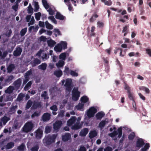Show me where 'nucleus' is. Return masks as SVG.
Segmentation results:
<instances>
[{"label": "nucleus", "instance_id": "obj_1", "mask_svg": "<svg viewBox=\"0 0 151 151\" xmlns=\"http://www.w3.org/2000/svg\"><path fill=\"white\" fill-rule=\"evenodd\" d=\"M56 137V136L55 134H53L52 136L49 135L45 136L43 140V143L46 146L50 145L55 142Z\"/></svg>", "mask_w": 151, "mask_h": 151}, {"label": "nucleus", "instance_id": "obj_2", "mask_svg": "<svg viewBox=\"0 0 151 151\" xmlns=\"http://www.w3.org/2000/svg\"><path fill=\"white\" fill-rule=\"evenodd\" d=\"M34 127V125L31 122H27L23 128V131L28 133L30 132Z\"/></svg>", "mask_w": 151, "mask_h": 151}, {"label": "nucleus", "instance_id": "obj_3", "mask_svg": "<svg viewBox=\"0 0 151 151\" xmlns=\"http://www.w3.org/2000/svg\"><path fill=\"white\" fill-rule=\"evenodd\" d=\"M78 90V88H74L72 91V99L75 101L78 100L80 97V92Z\"/></svg>", "mask_w": 151, "mask_h": 151}, {"label": "nucleus", "instance_id": "obj_4", "mask_svg": "<svg viewBox=\"0 0 151 151\" xmlns=\"http://www.w3.org/2000/svg\"><path fill=\"white\" fill-rule=\"evenodd\" d=\"M118 133V137L120 138L122 137V127L119 128L117 129V132L116 131H114L112 133L109 134V136L111 137H114L116 136Z\"/></svg>", "mask_w": 151, "mask_h": 151}, {"label": "nucleus", "instance_id": "obj_5", "mask_svg": "<svg viewBox=\"0 0 151 151\" xmlns=\"http://www.w3.org/2000/svg\"><path fill=\"white\" fill-rule=\"evenodd\" d=\"M97 111L96 109L94 107H91L88 110L86 114L88 118L93 117Z\"/></svg>", "mask_w": 151, "mask_h": 151}, {"label": "nucleus", "instance_id": "obj_6", "mask_svg": "<svg viewBox=\"0 0 151 151\" xmlns=\"http://www.w3.org/2000/svg\"><path fill=\"white\" fill-rule=\"evenodd\" d=\"M72 83L71 79L68 78L66 80L65 86L66 87V90L69 92H70L72 90L71 84Z\"/></svg>", "mask_w": 151, "mask_h": 151}, {"label": "nucleus", "instance_id": "obj_7", "mask_svg": "<svg viewBox=\"0 0 151 151\" xmlns=\"http://www.w3.org/2000/svg\"><path fill=\"white\" fill-rule=\"evenodd\" d=\"M62 122L61 120H57L53 124V129L55 131H58L62 126Z\"/></svg>", "mask_w": 151, "mask_h": 151}, {"label": "nucleus", "instance_id": "obj_8", "mask_svg": "<svg viewBox=\"0 0 151 151\" xmlns=\"http://www.w3.org/2000/svg\"><path fill=\"white\" fill-rule=\"evenodd\" d=\"M22 51V50L20 47V46L18 45L16 47L15 50L14 51L13 55L15 57L19 56L21 55Z\"/></svg>", "mask_w": 151, "mask_h": 151}, {"label": "nucleus", "instance_id": "obj_9", "mask_svg": "<svg viewBox=\"0 0 151 151\" xmlns=\"http://www.w3.org/2000/svg\"><path fill=\"white\" fill-rule=\"evenodd\" d=\"M125 89L127 91V93H128V96L129 99L133 101L134 100L133 94L130 91V87L127 84H125L124 87Z\"/></svg>", "mask_w": 151, "mask_h": 151}, {"label": "nucleus", "instance_id": "obj_10", "mask_svg": "<svg viewBox=\"0 0 151 151\" xmlns=\"http://www.w3.org/2000/svg\"><path fill=\"white\" fill-rule=\"evenodd\" d=\"M14 78V76L12 75L7 76V78L4 80V85L5 86L9 84Z\"/></svg>", "mask_w": 151, "mask_h": 151}, {"label": "nucleus", "instance_id": "obj_11", "mask_svg": "<svg viewBox=\"0 0 151 151\" xmlns=\"http://www.w3.org/2000/svg\"><path fill=\"white\" fill-rule=\"evenodd\" d=\"M145 144L143 139L142 138H139L137 139L136 142V147L139 149L142 147Z\"/></svg>", "mask_w": 151, "mask_h": 151}, {"label": "nucleus", "instance_id": "obj_12", "mask_svg": "<svg viewBox=\"0 0 151 151\" xmlns=\"http://www.w3.org/2000/svg\"><path fill=\"white\" fill-rule=\"evenodd\" d=\"M35 136L37 139H40L42 137L43 131L40 129H38L35 132Z\"/></svg>", "mask_w": 151, "mask_h": 151}, {"label": "nucleus", "instance_id": "obj_13", "mask_svg": "<svg viewBox=\"0 0 151 151\" xmlns=\"http://www.w3.org/2000/svg\"><path fill=\"white\" fill-rule=\"evenodd\" d=\"M22 80L20 78H19L16 80L14 83V85L15 89L17 90L20 88L22 84Z\"/></svg>", "mask_w": 151, "mask_h": 151}, {"label": "nucleus", "instance_id": "obj_14", "mask_svg": "<svg viewBox=\"0 0 151 151\" xmlns=\"http://www.w3.org/2000/svg\"><path fill=\"white\" fill-rule=\"evenodd\" d=\"M50 114L48 113H44L42 116V120L44 122L47 121L49 120L50 119Z\"/></svg>", "mask_w": 151, "mask_h": 151}, {"label": "nucleus", "instance_id": "obj_15", "mask_svg": "<svg viewBox=\"0 0 151 151\" xmlns=\"http://www.w3.org/2000/svg\"><path fill=\"white\" fill-rule=\"evenodd\" d=\"M71 138V135L69 133H65L64 135L62 136V140L64 142H67Z\"/></svg>", "mask_w": 151, "mask_h": 151}, {"label": "nucleus", "instance_id": "obj_16", "mask_svg": "<svg viewBox=\"0 0 151 151\" xmlns=\"http://www.w3.org/2000/svg\"><path fill=\"white\" fill-rule=\"evenodd\" d=\"M76 120V117L75 116H73L68 120L67 122V124L69 126H71L73 124Z\"/></svg>", "mask_w": 151, "mask_h": 151}, {"label": "nucleus", "instance_id": "obj_17", "mask_svg": "<svg viewBox=\"0 0 151 151\" xmlns=\"http://www.w3.org/2000/svg\"><path fill=\"white\" fill-rule=\"evenodd\" d=\"M89 131L88 129L85 128L82 129L79 133V135L81 137H85L86 136Z\"/></svg>", "mask_w": 151, "mask_h": 151}, {"label": "nucleus", "instance_id": "obj_18", "mask_svg": "<svg viewBox=\"0 0 151 151\" xmlns=\"http://www.w3.org/2000/svg\"><path fill=\"white\" fill-rule=\"evenodd\" d=\"M55 18L60 20H63L65 19V17L61 14L59 12L56 13L55 16Z\"/></svg>", "mask_w": 151, "mask_h": 151}, {"label": "nucleus", "instance_id": "obj_19", "mask_svg": "<svg viewBox=\"0 0 151 151\" xmlns=\"http://www.w3.org/2000/svg\"><path fill=\"white\" fill-rule=\"evenodd\" d=\"M41 61L38 58H35L32 61L31 63L32 65V66H35L36 65L40 64Z\"/></svg>", "mask_w": 151, "mask_h": 151}, {"label": "nucleus", "instance_id": "obj_20", "mask_svg": "<svg viewBox=\"0 0 151 151\" xmlns=\"http://www.w3.org/2000/svg\"><path fill=\"white\" fill-rule=\"evenodd\" d=\"M81 127V124L79 122H76L72 126V129L75 130L78 129Z\"/></svg>", "mask_w": 151, "mask_h": 151}, {"label": "nucleus", "instance_id": "obj_21", "mask_svg": "<svg viewBox=\"0 0 151 151\" xmlns=\"http://www.w3.org/2000/svg\"><path fill=\"white\" fill-rule=\"evenodd\" d=\"M17 108V105L15 106H12L9 111V114H14L15 112L16 109Z\"/></svg>", "mask_w": 151, "mask_h": 151}, {"label": "nucleus", "instance_id": "obj_22", "mask_svg": "<svg viewBox=\"0 0 151 151\" xmlns=\"http://www.w3.org/2000/svg\"><path fill=\"white\" fill-rule=\"evenodd\" d=\"M47 42L48 46L50 47H53L56 43L55 41L51 39L47 40Z\"/></svg>", "mask_w": 151, "mask_h": 151}, {"label": "nucleus", "instance_id": "obj_23", "mask_svg": "<svg viewBox=\"0 0 151 151\" xmlns=\"http://www.w3.org/2000/svg\"><path fill=\"white\" fill-rule=\"evenodd\" d=\"M15 68V66L14 64H10L7 67V70L8 73H11L14 70Z\"/></svg>", "mask_w": 151, "mask_h": 151}, {"label": "nucleus", "instance_id": "obj_24", "mask_svg": "<svg viewBox=\"0 0 151 151\" xmlns=\"http://www.w3.org/2000/svg\"><path fill=\"white\" fill-rule=\"evenodd\" d=\"M105 114L103 112H100L97 113L96 115V117L97 119H100L103 117Z\"/></svg>", "mask_w": 151, "mask_h": 151}, {"label": "nucleus", "instance_id": "obj_25", "mask_svg": "<svg viewBox=\"0 0 151 151\" xmlns=\"http://www.w3.org/2000/svg\"><path fill=\"white\" fill-rule=\"evenodd\" d=\"M89 137L90 139H92L96 137L97 135V133L95 130L90 132L89 133Z\"/></svg>", "mask_w": 151, "mask_h": 151}, {"label": "nucleus", "instance_id": "obj_26", "mask_svg": "<svg viewBox=\"0 0 151 151\" xmlns=\"http://www.w3.org/2000/svg\"><path fill=\"white\" fill-rule=\"evenodd\" d=\"M10 118L4 116L1 118V121L3 123L4 125H5L8 121L10 120Z\"/></svg>", "mask_w": 151, "mask_h": 151}, {"label": "nucleus", "instance_id": "obj_27", "mask_svg": "<svg viewBox=\"0 0 151 151\" xmlns=\"http://www.w3.org/2000/svg\"><path fill=\"white\" fill-rule=\"evenodd\" d=\"M61 45L58 44L56 45L54 47V50L57 52H61L62 50Z\"/></svg>", "mask_w": 151, "mask_h": 151}, {"label": "nucleus", "instance_id": "obj_28", "mask_svg": "<svg viewBox=\"0 0 151 151\" xmlns=\"http://www.w3.org/2000/svg\"><path fill=\"white\" fill-rule=\"evenodd\" d=\"M14 89L13 86H10L5 90V92L6 93H11L13 92Z\"/></svg>", "mask_w": 151, "mask_h": 151}, {"label": "nucleus", "instance_id": "obj_29", "mask_svg": "<svg viewBox=\"0 0 151 151\" xmlns=\"http://www.w3.org/2000/svg\"><path fill=\"white\" fill-rule=\"evenodd\" d=\"M41 106L40 103L37 102H34L32 106V109H36L38 107Z\"/></svg>", "mask_w": 151, "mask_h": 151}, {"label": "nucleus", "instance_id": "obj_30", "mask_svg": "<svg viewBox=\"0 0 151 151\" xmlns=\"http://www.w3.org/2000/svg\"><path fill=\"white\" fill-rule=\"evenodd\" d=\"M47 65L45 63H42L41 64L38 66V68L39 69L45 70L46 68Z\"/></svg>", "mask_w": 151, "mask_h": 151}, {"label": "nucleus", "instance_id": "obj_31", "mask_svg": "<svg viewBox=\"0 0 151 151\" xmlns=\"http://www.w3.org/2000/svg\"><path fill=\"white\" fill-rule=\"evenodd\" d=\"M54 74L57 77H60L63 75L62 72L60 70L55 71Z\"/></svg>", "mask_w": 151, "mask_h": 151}, {"label": "nucleus", "instance_id": "obj_32", "mask_svg": "<svg viewBox=\"0 0 151 151\" xmlns=\"http://www.w3.org/2000/svg\"><path fill=\"white\" fill-rule=\"evenodd\" d=\"M81 100L82 103L84 104L88 101L89 98L87 96H84L81 98Z\"/></svg>", "mask_w": 151, "mask_h": 151}, {"label": "nucleus", "instance_id": "obj_33", "mask_svg": "<svg viewBox=\"0 0 151 151\" xmlns=\"http://www.w3.org/2000/svg\"><path fill=\"white\" fill-rule=\"evenodd\" d=\"M14 143L13 142H10L7 143L5 146V148L6 149H10L14 147Z\"/></svg>", "mask_w": 151, "mask_h": 151}, {"label": "nucleus", "instance_id": "obj_34", "mask_svg": "<svg viewBox=\"0 0 151 151\" xmlns=\"http://www.w3.org/2000/svg\"><path fill=\"white\" fill-rule=\"evenodd\" d=\"M150 147V145L149 143H146L144 146L143 148H142L141 150V151H147V150Z\"/></svg>", "mask_w": 151, "mask_h": 151}, {"label": "nucleus", "instance_id": "obj_35", "mask_svg": "<svg viewBox=\"0 0 151 151\" xmlns=\"http://www.w3.org/2000/svg\"><path fill=\"white\" fill-rule=\"evenodd\" d=\"M26 148L25 146L24 143H22L17 147V149L19 151H24Z\"/></svg>", "mask_w": 151, "mask_h": 151}, {"label": "nucleus", "instance_id": "obj_36", "mask_svg": "<svg viewBox=\"0 0 151 151\" xmlns=\"http://www.w3.org/2000/svg\"><path fill=\"white\" fill-rule=\"evenodd\" d=\"M45 24L46 27L48 29H53V26L50 24L47 21L45 22Z\"/></svg>", "mask_w": 151, "mask_h": 151}, {"label": "nucleus", "instance_id": "obj_37", "mask_svg": "<svg viewBox=\"0 0 151 151\" xmlns=\"http://www.w3.org/2000/svg\"><path fill=\"white\" fill-rule=\"evenodd\" d=\"M32 82L31 81H29L25 86L24 89L25 91L28 90L30 87Z\"/></svg>", "mask_w": 151, "mask_h": 151}, {"label": "nucleus", "instance_id": "obj_38", "mask_svg": "<svg viewBox=\"0 0 151 151\" xmlns=\"http://www.w3.org/2000/svg\"><path fill=\"white\" fill-rule=\"evenodd\" d=\"M106 123V121L105 120H102L99 123V127L101 129H102L105 125Z\"/></svg>", "mask_w": 151, "mask_h": 151}, {"label": "nucleus", "instance_id": "obj_39", "mask_svg": "<svg viewBox=\"0 0 151 151\" xmlns=\"http://www.w3.org/2000/svg\"><path fill=\"white\" fill-rule=\"evenodd\" d=\"M60 44L61 45L62 49L64 50L67 48V43L66 42L62 41Z\"/></svg>", "mask_w": 151, "mask_h": 151}, {"label": "nucleus", "instance_id": "obj_40", "mask_svg": "<svg viewBox=\"0 0 151 151\" xmlns=\"http://www.w3.org/2000/svg\"><path fill=\"white\" fill-rule=\"evenodd\" d=\"M135 137V134L134 132H132L129 134L128 137V138L130 140H132Z\"/></svg>", "mask_w": 151, "mask_h": 151}, {"label": "nucleus", "instance_id": "obj_41", "mask_svg": "<svg viewBox=\"0 0 151 151\" xmlns=\"http://www.w3.org/2000/svg\"><path fill=\"white\" fill-rule=\"evenodd\" d=\"M42 2L44 7L46 9H47L49 7V5L46 0H42Z\"/></svg>", "mask_w": 151, "mask_h": 151}, {"label": "nucleus", "instance_id": "obj_42", "mask_svg": "<svg viewBox=\"0 0 151 151\" xmlns=\"http://www.w3.org/2000/svg\"><path fill=\"white\" fill-rule=\"evenodd\" d=\"M98 16H99L97 14H94L90 19V22H93L96 20V19L95 18H97Z\"/></svg>", "mask_w": 151, "mask_h": 151}, {"label": "nucleus", "instance_id": "obj_43", "mask_svg": "<svg viewBox=\"0 0 151 151\" xmlns=\"http://www.w3.org/2000/svg\"><path fill=\"white\" fill-rule=\"evenodd\" d=\"M84 104L82 103H79L76 106V108L78 110H81L83 108Z\"/></svg>", "mask_w": 151, "mask_h": 151}, {"label": "nucleus", "instance_id": "obj_44", "mask_svg": "<svg viewBox=\"0 0 151 151\" xmlns=\"http://www.w3.org/2000/svg\"><path fill=\"white\" fill-rule=\"evenodd\" d=\"M24 94L21 93L18 95L17 97V100L19 101H21L23 100V97H24Z\"/></svg>", "mask_w": 151, "mask_h": 151}, {"label": "nucleus", "instance_id": "obj_45", "mask_svg": "<svg viewBox=\"0 0 151 151\" xmlns=\"http://www.w3.org/2000/svg\"><path fill=\"white\" fill-rule=\"evenodd\" d=\"M64 65V62L62 60H59L56 64V65L58 67H61Z\"/></svg>", "mask_w": 151, "mask_h": 151}, {"label": "nucleus", "instance_id": "obj_46", "mask_svg": "<svg viewBox=\"0 0 151 151\" xmlns=\"http://www.w3.org/2000/svg\"><path fill=\"white\" fill-rule=\"evenodd\" d=\"M71 70H70L69 69V68L65 66V69L64 71V72L65 74V75H69L70 73V72Z\"/></svg>", "mask_w": 151, "mask_h": 151}, {"label": "nucleus", "instance_id": "obj_47", "mask_svg": "<svg viewBox=\"0 0 151 151\" xmlns=\"http://www.w3.org/2000/svg\"><path fill=\"white\" fill-rule=\"evenodd\" d=\"M35 18L38 21L40 19L41 16V14L40 12H38L35 14Z\"/></svg>", "mask_w": 151, "mask_h": 151}, {"label": "nucleus", "instance_id": "obj_48", "mask_svg": "<svg viewBox=\"0 0 151 151\" xmlns=\"http://www.w3.org/2000/svg\"><path fill=\"white\" fill-rule=\"evenodd\" d=\"M39 148V146L38 144L36 145L35 146L32 147L30 149L31 151H38Z\"/></svg>", "mask_w": 151, "mask_h": 151}, {"label": "nucleus", "instance_id": "obj_49", "mask_svg": "<svg viewBox=\"0 0 151 151\" xmlns=\"http://www.w3.org/2000/svg\"><path fill=\"white\" fill-rule=\"evenodd\" d=\"M32 104V101L31 100H29L27 103L26 106V109H29L31 106Z\"/></svg>", "mask_w": 151, "mask_h": 151}, {"label": "nucleus", "instance_id": "obj_50", "mask_svg": "<svg viewBox=\"0 0 151 151\" xmlns=\"http://www.w3.org/2000/svg\"><path fill=\"white\" fill-rule=\"evenodd\" d=\"M27 28H24L21 30L20 33V34L21 36H23L27 32Z\"/></svg>", "mask_w": 151, "mask_h": 151}, {"label": "nucleus", "instance_id": "obj_51", "mask_svg": "<svg viewBox=\"0 0 151 151\" xmlns=\"http://www.w3.org/2000/svg\"><path fill=\"white\" fill-rule=\"evenodd\" d=\"M32 74V71L31 69L28 71L25 74L24 77L29 78V76Z\"/></svg>", "mask_w": 151, "mask_h": 151}, {"label": "nucleus", "instance_id": "obj_52", "mask_svg": "<svg viewBox=\"0 0 151 151\" xmlns=\"http://www.w3.org/2000/svg\"><path fill=\"white\" fill-rule=\"evenodd\" d=\"M66 56V53L63 52L60 54L59 56L60 58L63 60H65Z\"/></svg>", "mask_w": 151, "mask_h": 151}, {"label": "nucleus", "instance_id": "obj_53", "mask_svg": "<svg viewBox=\"0 0 151 151\" xmlns=\"http://www.w3.org/2000/svg\"><path fill=\"white\" fill-rule=\"evenodd\" d=\"M41 96L44 98V99H48L49 97L47 96L46 91H44L43 93L41 94Z\"/></svg>", "mask_w": 151, "mask_h": 151}, {"label": "nucleus", "instance_id": "obj_54", "mask_svg": "<svg viewBox=\"0 0 151 151\" xmlns=\"http://www.w3.org/2000/svg\"><path fill=\"white\" fill-rule=\"evenodd\" d=\"M51 128L49 126H46L45 128V132L46 134H48L50 132Z\"/></svg>", "mask_w": 151, "mask_h": 151}, {"label": "nucleus", "instance_id": "obj_55", "mask_svg": "<svg viewBox=\"0 0 151 151\" xmlns=\"http://www.w3.org/2000/svg\"><path fill=\"white\" fill-rule=\"evenodd\" d=\"M15 4L12 7V9H14L15 11H16L18 8L19 4L15 2Z\"/></svg>", "mask_w": 151, "mask_h": 151}, {"label": "nucleus", "instance_id": "obj_56", "mask_svg": "<svg viewBox=\"0 0 151 151\" xmlns=\"http://www.w3.org/2000/svg\"><path fill=\"white\" fill-rule=\"evenodd\" d=\"M40 112H38V111H35L34 112L33 114H32L31 115V117L32 118H34L35 116H40Z\"/></svg>", "mask_w": 151, "mask_h": 151}, {"label": "nucleus", "instance_id": "obj_57", "mask_svg": "<svg viewBox=\"0 0 151 151\" xmlns=\"http://www.w3.org/2000/svg\"><path fill=\"white\" fill-rule=\"evenodd\" d=\"M28 12L29 14H32L33 13V9L31 5L28 7Z\"/></svg>", "mask_w": 151, "mask_h": 151}, {"label": "nucleus", "instance_id": "obj_58", "mask_svg": "<svg viewBox=\"0 0 151 151\" xmlns=\"http://www.w3.org/2000/svg\"><path fill=\"white\" fill-rule=\"evenodd\" d=\"M54 31L55 33V36L57 37L58 35H61L59 29H54Z\"/></svg>", "mask_w": 151, "mask_h": 151}, {"label": "nucleus", "instance_id": "obj_59", "mask_svg": "<svg viewBox=\"0 0 151 151\" xmlns=\"http://www.w3.org/2000/svg\"><path fill=\"white\" fill-rule=\"evenodd\" d=\"M50 109L53 111H56L58 110L57 106L55 105H54L51 106Z\"/></svg>", "mask_w": 151, "mask_h": 151}, {"label": "nucleus", "instance_id": "obj_60", "mask_svg": "<svg viewBox=\"0 0 151 151\" xmlns=\"http://www.w3.org/2000/svg\"><path fill=\"white\" fill-rule=\"evenodd\" d=\"M25 79L23 80V85L24 86L27 83V82L29 81V78H27L26 77H24Z\"/></svg>", "mask_w": 151, "mask_h": 151}, {"label": "nucleus", "instance_id": "obj_61", "mask_svg": "<svg viewBox=\"0 0 151 151\" xmlns=\"http://www.w3.org/2000/svg\"><path fill=\"white\" fill-rule=\"evenodd\" d=\"M70 74L71 75L74 76H78V74L77 73L73 70H71Z\"/></svg>", "mask_w": 151, "mask_h": 151}, {"label": "nucleus", "instance_id": "obj_62", "mask_svg": "<svg viewBox=\"0 0 151 151\" xmlns=\"http://www.w3.org/2000/svg\"><path fill=\"white\" fill-rule=\"evenodd\" d=\"M146 53L150 57H151V49H150L147 48L145 49Z\"/></svg>", "mask_w": 151, "mask_h": 151}, {"label": "nucleus", "instance_id": "obj_63", "mask_svg": "<svg viewBox=\"0 0 151 151\" xmlns=\"http://www.w3.org/2000/svg\"><path fill=\"white\" fill-rule=\"evenodd\" d=\"M113 150L111 147L107 146L104 149V151H112Z\"/></svg>", "mask_w": 151, "mask_h": 151}, {"label": "nucleus", "instance_id": "obj_64", "mask_svg": "<svg viewBox=\"0 0 151 151\" xmlns=\"http://www.w3.org/2000/svg\"><path fill=\"white\" fill-rule=\"evenodd\" d=\"M8 54V52L7 51H5L3 52L1 57L2 58H5Z\"/></svg>", "mask_w": 151, "mask_h": 151}]
</instances>
